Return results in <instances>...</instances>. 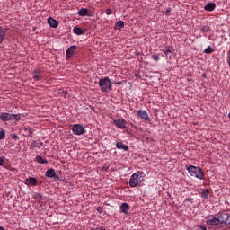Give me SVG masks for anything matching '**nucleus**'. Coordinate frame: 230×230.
I'll return each instance as SVG.
<instances>
[{
	"label": "nucleus",
	"mask_w": 230,
	"mask_h": 230,
	"mask_svg": "<svg viewBox=\"0 0 230 230\" xmlns=\"http://www.w3.org/2000/svg\"><path fill=\"white\" fill-rule=\"evenodd\" d=\"M207 224L212 226H218V225H230V211H219V213L213 216H208L207 217Z\"/></svg>",
	"instance_id": "obj_1"
},
{
	"label": "nucleus",
	"mask_w": 230,
	"mask_h": 230,
	"mask_svg": "<svg viewBox=\"0 0 230 230\" xmlns=\"http://www.w3.org/2000/svg\"><path fill=\"white\" fill-rule=\"evenodd\" d=\"M146 178V173L143 171H137L129 179V186L130 187H137L140 186L141 182H143L144 179Z\"/></svg>",
	"instance_id": "obj_2"
},
{
	"label": "nucleus",
	"mask_w": 230,
	"mask_h": 230,
	"mask_svg": "<svg viewBox=\"0 0 230 230\" xmlns=\"http://www.w3.org/2000/svg\"><path fill=\"white\" fill-rule=\"evenodd\" d=\"M187 171L191 177L198 178L199 180L204 179V172L202 171L201 167L197 165H189L187 167Z\"/></svg>",
	"instance_id": "obj_3"
},
{
	"label": "nucleus",
	"mask_w": 230,
	"mask_h": 230,
	"mask_svg": "<svg viewBox=\"0 0 230 230\" xmlns=\"http://www.w3.org/2000/svg\"><path fill=\"white\" fill-rule=\"evenodd\" d=\"M99 87H101L102 93H108L112 91V83L109 77L101 78L98 82Z\"/></svg>",
	"instance_id": "obj_4"
},
{
	"label": "nucleus",
	"mask_w": 230,
	"mask_h": 230,
	"mask_svg": "<svg viewBox=\"0 0 230 230\" xmlns=\"http://www.w3.org/2000/svg\"><path fill=\"white\" fill-rule=\"evenodd\" d=\"M0 119L3 122H7L8 120L19 121L22 119V115L21 114L14 115L13 113L2 112L0 113Z\"/></svg>",
	"instance_id": "obj_5"
},
{
	"label": "nucleus",
	"mask_w": 230,
	"mask_h": 230,
	"mask_svg": "<svg viewBox=\"0 0 230 230\" xmlns=\"http://www.w3.org/2000/svg\"><path fill=\"white\" fill-rule=\"evenodd\" d=\"M72 132L77 136H81L85 133V128L81 124H74L72 127Z\"/></svg>",
	"instance_id": "obj_6"
},
{
	"label": "nucleus",
	"mask_w": 230,
	"mask_h": 230,
	"mask_svg": "<svg viewBox=\"0 0 230 230\" xmlns=\"http://www.w3.org/2000/svg\"><path fill=\"white\" fill-rule=\"evenodd\" d=\"M113 124L116 125V127H118L119 128L124 129L126 128L127 122L125 119L121 118V119H115L113 120Z\"/></svg>",
	"instance_id": "obj_7"
},
{
	"label": "nucleus",
	"mask_w": 230,
	"mask_h": 230,
	"mask_svg": "<svg viewBox=\"0 0 230 230\" xmlns=\"http://www.w3.org/2000/svg\"><path fill=\"white\" fill-rule=\"evenodd\" d=\"M76 45H71V47H69L67 49H66V58H72L74 55H75L76 53Z\"/></svg>",
	"instance_id": "obj_8"
},
{
	"label": "nucleus",
	"mask_w": 230,
	"mask_h": 230,
	"mask_svg": "<svg viewBox=\"0 0 230 230\" xmlns=\"http://www.w3.org/2000/svg\"><path fill=\"white\" fill-rule=\"evenodd\" d=\"M42 77H43V72L41 71V69H40L39 67L34 69V71H33V78L37 82H40V80H42Z\"/></svg>",
	"instance_id": "obj_9"
},
{
	"label": "nucleus",
	"mask_w": 230,
	"mask_h": 230,
	"mask_svg": "<svg viewBox=\"0 0 230 230\" xmlns=\"http://www.w3.org/2000/svg\"><path fill=\"white\" fill-rule=\"evenodd\" d=\"M24 182H25L26 186L34 187V186H37L38 180H37V178L29 177V178H26Z\"/></svg>",
	"instance_id": "obj_10"
},
{
	"label": "nucleus",
	"mask_w": 230,
	"mask_h": 230,
	"mask_svg": "<svg viewBox=\"0 0 230 230\" xmlns=\"http://www.w3.org/2000/svg\"><path fill=\"white\" fill-rule=\"evenodd\" d=\"M137 116L144 120H150V116L148 115L146 110H138Z\"/></svg>",
	"instance_id": "obj_11"
},
{
	"label": "nucleus",
	"mask_w": 230,
	"mask_h": 230,
	"mask_svg": "<svg viewBox=\"0 0 230 230\" xmlns=\"http://www.w3.org/2000/svg\"><path fill=\"white\" fill-rule=\"evenodd\" d=\"M119 208H120L121 213L128 214V211L130 209V205H128V203L123 202V203H121Z\"/></svg>",
	"instance_id": "obj_12"
},
{
	"label": "nucleus",
	"mask_w": 230,
	"mask_h": 230,
	"mask_svg": "<svg viewBox=\"0 0 230 230\" xmlns=\"http://www.w3.org/2000/svg\"><path fill=\"white\" fill-rule=\"evenodd\" d=\"M6 32V29H4V27L0 26V44H2V42H4V40H5Z\"/></svg>",
	"instance_id": "obj_13"
},
{
	"label": "nucleus",
	"mask_w": 230,
	"mask_h": 230,
	"mask_svg": "<svg viewBox=\"0 0 230 230\" xmlns=\"http://www.w3.org/2000/svg\"><path fill=\"white\" fill-rule=\"evenodd\" d=\"M48 23L49 26L53 27L54 29H56L57 27H58V21L54 20V18H48Z\"/></svg>",
	"instance_id": "obj_14"
},
{
	"label": "nucleus",
	"mask_w": 230,
	"mask_h": 230,
	"mask_svg": "<svg viewBox=\"0 0 230 230\" xmlns=\"http://www.w3.org/2000/svg\"><path fill=\"white\" fill-rule=\"evenodd\" d=\"M78 15L80 16V17H89L90 15H89V11H88V9H86V8H84V7H82V9H80L79 11H78Z\"/></svg>",
	"instance_id": "obj_15"
},
{
	"label": "nucleus",
	"mask_w": 230,
	"mask_h": 230,
	"mask_svg": "<svg viewBox=\"0 0 230 230\" xmlns=\"http://www.w3.org/2000/svg\"><path fill=\"white\" fill-rule=\"evenodd\" d=\"M216 9V3H208L205 6V11L213 12Z\"/></svg>",
	"instance_id": "obj_16"
},
{
	"label": "nucleus",
	"mask_w": 230,
	"mask_h": 230,
	"mask_svg": "<svg viewBox=\"0 0 230 230\" xmlns=\"http://www.w3.org/2000/svg\"><path fill=\"white\" fill-rule=\"evenodd\" d=\"M73 31L75 35H85V31L81 29V27L75 26L73 29Z\"/></svg>",
	"instance_id": "obj_17"
},
{
	"label": "nucleus",
	"mask_w": 230,
	"mask_h": 230,
	"mask_svg": "<svg viewBox=\"0 0 230 230\" xmlns=\"http://www.w3.org/2000/svg\"><path fill=\"white\" fill-rule=\"evenodd\" d=\"M116 146L118 149H123L124 151H128L129 149L128 145H125L123 142H117Z\"/></svg>",
	"instance_id": "obj_18"
},
{
	"label": "nucleus",
	"mask_w": 230,
	"mask_h": 230,
	"mask_svg": "<svg viewBox=\"0 0 230 230\" xmlns=\"http://www.w3.org/2000/svg\"><path fill=\"white\" fill-rule=\"evenodd\" d=\"M46 177L48 178H55L56 177V171L55 169H48L46 172Z\"/></svg>",
	"instance_id": "obj_19"
},
{
	"label": "nucleus",
	"mask_w": 230,
	"mask_h": 230,
	"mask_svg": "<svg viewBox=\"0 0 230 230\" xmlns=\"http://www.w3.org/2000/svg\"><path fill=\"white\" fill-rule=\"evenodd\" d=\"M123 27H125L124 21H117L115 24V29H117V31H120V29H123Z\"/></svg>",
	"instance_id": "obj_20"
},
{
	"label": "nucleus",
	"mask_w": 230,
	"mask_h": 230,
	"mask_svg": "<svg viewBox=\"0 0 230 230\" xmlns=\"http://www.w3.org/2000/svg\"><path fill=\"white\" fill-rule=\"evenodd\" d=\"M36 162L40 163V164H48V160H44V158H42V156L38 155L36 156Z\"/></svg>",
	"instance_id": "obj_21"
},
{
	"label": "nucleus",
	"mask_w": 230,
	"mask_h": 230,
	"mask_svg": "<svg viewBox=\"0 0 230 230\" xmlns=\"http://www.w3.org/2000/svg\"><path fill=\"white\" fill-rule=\"evenodd\" d=\"M208 195H209V190H208V189L203 190V191H202V193H201V197H202L204 199H208Z\"/></svg>",
	"instance_id": "obj_22"
},
{
	"label": "nucleus",
	"mask_w": 230,
	"mask_h": 230,
	"mask_svg": "<svg viewBox=\"0 0 230 230\" xmlns=\"http://www.w3.org/2000/svg\"><path fill=\"white\" fill-rule=\"evenodd\" d=\"M163 53L164 55H168V53H172L171 47H165L164 49H163Z\"/></svg>",
	"instance_id": "obj_23"
},
{
	"label": "nucleus",
	"mask_w": 230,
	"mask_h": 230,
	"mask_svg": "<svg viewBox=\"0 0 230 230\" xmlns=\"http://www.w3.org/2000/svg\"><path fill=\"white\" fill-rule=\"evenodd\" d=\"M205 53L207 55H211V53H213V49L212 47H208L207 49H205Z\"/></svg>",
	"instance_id": "obj_24"
},
{
	"label": "nucleus",
	"mask_w": 230,
	"mask_h": 230,
	"mask_svg": "<svg viewBox=\"0 0 230 230\" xmlns=\"http://www.w3.org/2000/svg\"><path fill=\"white\" fill-rule=\"evenodd\" d=\"M31 146L33 148H40V143L37 142V140H33V142H31Z\"/></svg>",
	"instance_id": "obj_25"
},
{
	"label": "nucleus",
	"mask_w": 230,
	"mask_h": 230,
	"mask_svg": "<svg viewBox=\"0 0 230 230\" xmlns=\"http://www.w3.org/2000/svg\"><path fill=\"white\" fill-rule=\"evenodd\" d=\"M25 131H27L30 134V136H32L35 129L31 128V127H28V128H25Z\"/></svg>",
	"instance_id": "obj_26"
},
{
	"label": "nucleus",
	"mask_w": 230,
	"mask_h": 230,
	"mask_svg": "<svg viewBox=\"0 0 230 230\" xmlns=\"http://www.w3.org/2000/svg\"><path fill=\"white\" fill-rule=\"evenodd\" d=\"M5 136H6V133H5L4 129H1V131H0V140L4 139Z\"/></svg>",
	"instance_id": "obj_27"
},
{
	"label": "nucleus",
	"mask_w": 230,
	"mask_h": 230,
	"mask_svg": "<svg viewBox=\"0 0 230 230\" xmlns=\"http://www.w3.org/2000/svg\"><path fill=\"white\" fill-rule=\"evenodd\" d=\"M201 31H203L204 33H207V31H209V27L207 25H203L201 28Z\"/></svg>",
	"instance_id": "obj_28"
},
{
	"label": "nucleus",
	"mask_w": 230,
	"mask_h": 230,
	"mask_svg": "<svg viewBox=\"0 0 230 230\" xmlns=\"http://www.w3.org/2000/svg\"><path fill=\"white\" fill-rule=\"evenodd\" d=\"M152 58H153L155 62H158V60H160V56H159V54H154V56H152Z\"/></svg>",
	"instance_id": "obj_29"
},
{
	"label": "nucleus",
	"mask_w": 230,
	"mask_h": 230,
	"mask_svg": "<svg viewBox=\"0 0 230 230\" xmlns=\"http://www.w3.org/2000/svg\"><path fill=\"white\" fill-rule=\"evenodd\" d=\"M5 159L4 156H0V166H4Z\"/></svg>",
	"instance_id": "obj_30"
},
{
	"label": "nucleus",
	"mask_w": 230,
	"mask_h": 230,
	"mask_svg": "<svg viewBox=\"0 0 230 230\" xmlns=\"http://www.w3.org/2000/svg\"><path fill=\"white\" fill-rule=\"evenodd\" d=\"M12 138L14 140L20 139V137H19V136H17V134H12Z\"/></svg>",
	"instance_id": "obj_31"
},
{
	"label": "nucleus",
	"mask_w": 230,
	"mask_h": 230,
	"mask_svg": "<svg viewBox=\"0 0 230 230\" xmlns=\"http://www.w3.org/2000/svg\"><path fill=\"white\" fill-rule=\"evenodd\" d=\"M111 13H112L111 9H106V14L107 15H111Z\"/></svg>",
	"instance_id": "obj_32"
},
{
	"label": "nucleus",
	"mask_w": 230,
	"mask_h": 230,
	"mask_svg": "<svg viewBox=\"0 0 230 230\" xmlns=\"http://www.w3.org/2000/svg\"><path fill=\"white\" fill-rule=\"evenodd\" d=\"M36 197L38 198V199H42V198H43L42 194H40V193L36 194Z\"/></svg>",
	"instance_id": "obj_33"
},
{
	"label": "nucleus",
	"mask_w": 230,
	"mask_h": 230,
	"mask_svg": "<svg viewBox=\"0 0 230 230\" xmlns=\"http://www.w3.org/2000/svg\"><path fill=\"white\" fill-rule=\"evenodd\" d=\"M171 11H172L171 8L168 7V9L165 11V13H166L167 15H169Z\"/></svg>",
	"instance_id": "obj_34"
},
{
	"label": "nucleus",
	"mask_w": 230,
	"mask_h": 230,
	"mask_svg": "<svg viewBox=\"0 0 230 230\" xmlns=\"http://www.w3.org/2000/svg\"><path fill=\"white\" fill-rule=\"evenodd\" d=\"M97 211H98V213L102 214V208L101 207H98Z\"/></svg>",
	"instance_id": "obj_35"
},
{
	"label": "nucleus",
	"mask_w": 230,
	"mask_h": 230,
	"mask_svg": "<svg viewBox=\"0 0 230 230\" xmlns=\"http://www.w3.org/2000/svg\"><path fill=\"white\" fill-rule=\"evenodd\" d=\"M200 229L207 230V226H204L203 225H199Z\"/></svg>",
	"instance_id": "obj_36"
},
{
	"label": "nucleus",
	"mask_w": 230,
	"mask_h": 230,
	"mask_svg": "<svg viewBox=\"0 0 230 230\" xmlns=\"http://www.w3.org/2000/svg\"><path fill=\"white\" fill-rule=\"evenodd\" d=\"M98 230H107L105 226H98Z\"/></svg>",
	"instance_id": "obj_37"
},
{
	"label": "nucleus",
	"mask_w": 230,
	"mask_h": 230,
	"mask_svg": "<svg viewBox=\"0 0 230 230\" xmlns=\"http://www.w3.org/2000/svg\"><path fill=\"white\" fill-rule=\"evenodd\" d=\"M0 230H6V229L4 226H0Z\"/></svg>",
	"instance_id": "obj_38"
},
{
	"label": "nucleus",
	"mask_w": 230,
	"mask_h": 230,
	"mask_svg": "<svg viewBox=\"0 0 230 230\" xmlns=\"http://www.w3.org/2000/svg\"><path fill=\"white\" fill-rule=\"evenodd\" d=\"M206 76H207L206 74H202V77L206 78Z\"/></svg>",
	"instance_id": "obj_39"
},
{
	"label": "nucleus",
	"mask_w": 230,
	"mask_h": 230,
	"mask_svg": "<svg viewBox=\"0 0 230 230\" xmlns=\"http://www.w3.org/2000/svg\"><path fill=\"white\" fill-rule=\"evenodd\" d=\"M93 230H99V226H97V227L93 228Z\"/></svg>",
	"instance_id": "obj_40"
},
{
	"label": "nucleus",
	"mask_w": 230,
	"mask_h": 230,
	"mask_svg": "<svg viewBox=\"0 0 230 230\" xmlns=\"http://www.w3.org/2000/svg\"><path fill=\"white\" fill-rule=\"evenodd\" d=\"M228 118L230 119V113H229V115H228Z\"/></svg>",
	"instance_id": "obj_41"
},
{
	"label": "nucleus",
	"mask_w": 230,
	"mask_h": 230,
	"mask_svg": "<svg viewBox=\"0 0 230 230\" xmlns=\"http://www.w3.org/2000/svg\"><path fill=\"white\" fill-rule=\"evenodd\" d=\"M91 230H94V228L91 229Z\"/></svg>",
	"instance_id": "obj_42"
}]
</instances>
